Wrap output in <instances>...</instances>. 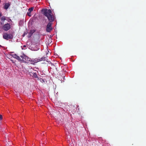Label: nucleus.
<instances>
[{
  "mask_svg": "<svg viewBox=\"0 0 146 146\" xmlns=\"http://www.w3.org/2000/svg\"><path fill=\"white\" fill-rule=\"evenodd\" d=\"M42 12L44 15L46 16L49 21L53 22L54 20V16L52 14L50 9H42Z\"/></svg>",
  "mask_w": 146,
  "mask_h": 146,
  "instance_id": "obj_1",
  "label": "nucleus"
},
{
  "mask_svg": "<svg viewBox=\"0 0 146 146\" xmlns=\"http://www.w3.org/2000/svg\"><path fill=\"white\" fill-rule=\"evenodd\" d=\"M22 58V62L29 64V62L31 58H29L25 54H23L20 56Z\"/></svg>",
  "mask_w": 146,
  "mask_h": 146,
  "instance_id": "obj_2",
  "label": "nucleus"
},
{
  "mask_svg": "<svg viewBox=\"0 0 146 146\" xmlns=\"http://www.w3.org/2000/svg\"><path fill=\"white\" fill-rule=\"evenodd\" d=\"M3 38L7 40L11 39H13V36L12 34H8L7 33H3Z\"/></svg>",
  "mask_w": 146,
  "mask_h": 146,
  "instance_id": "obj_3",
  "label": "nucleus"
},
{
  "mask_svg": "<svg viewBox=\"0 0 146 146\" xmlns=\"http://www.w3.org/2000/svg\"><path fill=\"white\" fill-rule=\"evenodd\" d=\"M52 22L49 21L46 26V31L47 32H50L53 29L52 27Z\"/></svg>",
  "mask_w": 146,
  "mask_h": 146,
  "instance_id": "obj_4",
  "label": "nucleus"
},
{
  "mask_svg": "<svg viewBox=\"0 0 146 146\" xmlns=\"http://www.w3.org/2000/svg\"><path fill=\"white\" fill-rule=\"evenodd\" d=\"M10 28V25L8 23L5 24L3 27V29L5 31H7Z\"/></svg>",
  "mask_w": 146,
  "mask_h": 146,
  "instance_id": "obj_5",
  "label": "nucleus"
},
{
  "mask_svg": "<svg viewBox=\"0 0 146 146\" xmlns=\"http://www.w3.org/2000/svg\"><path fill=\"white\" fill-rule=\"evenodd\" d=\"M11 55L13 58L17 59L18 61L22 62V58H20V57L17 56L16 54H12Z\"/></svg>",
  "mask_w": 146,
  "mask_h": 146,
  "instance_id": "obj_6",
  "label": "nucleus"
},
{
  "mask_svg": "<svg viewBox=\"0 0 146 146\" xmlns=\"http://www.w3.org/2000/svg\"><path fill=\"white\" fill-rule=\"evenodd\" d=\"M34 7H32L29 8L28 10V12L27 13V15L29 17H31L32 16L31 12L33 11Z\"/></svg>",
  "mask_w": 146,
  "mask_h": 146,
  "instance_id": "obj_7",
  "label": "nucleus"
},
{
  "mask_svg": "<svg viewBox=\"0 0 146 146\" xmlns=\"http://www.w3.org/2000/svg\"><path fill=\"white\" fill-rule=\"evenodd\" d=\"M10 5V4L9 3H6L4 6V9H7Z\"/></svg>",
  "mask_w": 146,
  "mask_h": 146,
  "instance_id": "obj_8",
  "label": "nucleus"
},
{
  "mask_svg": "<svg viewBox=\"0 0 146 146\" xmlns=\"http://www.w3.org/2000/svg\"><path fill=\"white\" fill-rule=\"evenodd\" d=\"M35 32V31L34 30H31L30 31V32L29 33L28 35V37L30 38L32 35Z\"/></svg>",
  "mask_w": 146,
  "mask_h": 146,
  "instance_id": "obj_9",
  "label": "nucleus"
},
{
  "mask_svg": "<svg viewBox=\"0 0 146 146\" xmlns=\"http://www.w3.org/2000/svg\"><path fill=\"white\" fill-rule=\"evenodd\" d=\"M33 60H34L35 63L37 62H38L41 61L40 59H39L37 58H35V59H33Z\"/></svg>",
  "mask_w": 146,
  "mask_h": 146,
  "instance_id": "obj_10",
  "label": "nucleus"
},
{
  "mask_svg": "<svg viewBox=\"0 0 146 146\" xmlns=\"http://www.w3.org/2000/svg\"><path fill=\"white\" fill-rule=\"evenodd\" d=\"M29 64H35V62L34 60H31V59L30 61L29 62Z\"/></svg>",
  "mask_w": 146,
  "mask_h": 146,
  "instance_id": "obj_11",
  "label": "nucleus"
},
{
  "mask_svg": "<svg viewBox=\"0 0 146 146\" xmlns=\"http://www.w3.org/2000/svg\"><path fill=\"white\" fill-rule=\"evenodd\" d=\"M1 20L2 21H4L6 20L5 17V16L2 17L1 18Z\"/></svg>",
  "mask_w": 146,
  "mask_h": 146,
  "instance_id": "obj_12",
  "label": "nucleus"
},
{
  "mask_svg": "<svg viewBox=\"0 0 146 146\" xmlns=\"http://www.w3.org/2000/svg\"><path fill=\"white\" fill-rule=\"evenodd\" d=\"M34 76L36 78H37L38 76L36 73H34L33 74Z\"/></svg>",
  "mask_w": 146,
  "mask_h": 146,
  "instance_id": "obj_13",
  "label": "nucleus"
},
{
  "mask_svg": "<svg viewBox=\"0 0 146 146\" xmlns=\"http://www.w3.org/2000/svg\"><path fill=\"white\" fill-rule=\"evenodd\" d=\"M45 57H42L40 59H40L41 61L42 60H45Z\"/></svg>",
  "mask_w": 146,
  "mask_h": 146,
  "instance_id": "obj_14",
  "label": "nucleus"
},
{
  "mask_svg": "<svg viewBox=\"0 0 146 146\" xmlns=\"http://www.w3.org/2000/svg\"><path fill=\"white\" fill-rule=\"evenodd\" d=\"M27 33H25H25H24L23 34V37H24V36H25V35H27Z\"/></svg>",
  "mask_w": 146,
  "mask_h": 146,
  "instance_id": "obj_15",
  "label": "nucleus"
},
{
  "mask_svg": "<svg viewBox=\"0 0 146 146\" xmlns=\"http://www.w3.org/2000/svg\"><path fill=\"white\" fill-rule=\"evenodd\" d=\"M40 81L42 83L45 82L44 80L43 79H41L40 80Z\"/></svg>",
  "mask_w": 146,
  "mask_h": 146,
  "instance_id": "obj_16",
  "label": "nucleus"
},
{
  "mask_svg": "<svg viewBox=\"0 0 146 146\" xmlns=\"http://www.w3.org/2000/svg\"><path fill=\"white\" fill-rule=\"evenodd\" d=\"M3 119L2 116L1 115H0V120H2Z\"/></svg>",
  "mask_w": 146,
  "mask_h": 146,
  "instance_id": "obj_17",
  "label": "nucleus"
},
{
  "mask_svg": "<svg viewBox=\"0 0 146 146\" xmlns=\"http://www.w3.org/2000/svg\"><path fill=\"white\" fill-rule=\"evenodd\" d=\"M2 16V14L0 13V17H1Z\"/></svg>",
  "mask_w": 146,
  "mask_h": 146,
  "instance_id": "obj_18",
  "label": "nucleus"
},
{
  "mask_svg": "<svg viewBox=\"0 0 146 146\" xmlns=\"http://www.w3.org/2000/svg\"><path fill=\"white\" fill-rule=\"evenodd\" d=\"M24 47H26V46L25 45H24L23 46Z\"/></svg>",
  "mask_w": 146,
  "mask_h": 146,
  "instance_id": "obj_19",
  "label": "nucleus"
},
{
  "mask_svg": "<svg viewBox=\"0 0 146 146\" xmlns=\"http://www.w3.org/2000/svg\"><path fill=\"white\" fill-rule=\"evenodd\" d=\"M22 129V128H20V129L21 130Z\"/></svg>",
  "mask_w": 146,
  "mask_h": 146,
  "instance_id": "obj_20",
  "label": "nucleus"
},
{
  "mask_svg": "<svg viewBox=\"0 0 146 146\" xmlns=\"http://www.w3.org/2000/svg\"><path fill=\"white\" fill-rule=\"evenodd\" d=\"M1 2V0H0V2Z\"/></svg>",
  "mask_w": 146,
  "mask_h": 146,
  "instance_id": "obj_21",
  "label": "nucleus"
}]
</instances>
